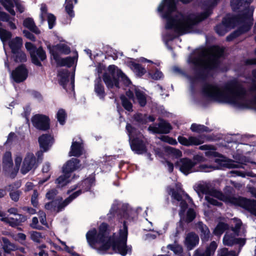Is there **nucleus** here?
Segmentation results:
<instances>
[{
	"instance_id": "412c9836",
	"label": "nucleus",
	"mask_w": 256,
	"mask_h": 256,
	"mask_svg": "<svg viewBox=\"0 0 256 256\" xmlns=\"http://www.w3.org/2000/svg\"><path fill=\"white\" fill-rule=\"evenodd\" d=\"M38 142L41 148L46 151L53 143V138L50 135L44 134L38 138Z\"/></svg>"
},
{
	"instance_id": "393cba45",
	"label": "nucleus",
	"mask_w": 256,
	"mask_h": 256,
	"mask_svg": "<svg viewBox=\"0 0 256 256\" xmlns=\"http://www.w3.org/2000/svg\"><path fill=\"white\" fill-rule=\"evenodd\" d=\"M20 186V183L17 182L14 184H10L7 188L8 190L10 192V196L11 199L14 202H18V200L22 192L18 190H15L14 189V188H18Z\"/></svg>"
},
{
	"instance_id": "c9c22d12",
	"label": "nucleus",
	"mask_w": 256,
	"mask_h": 256,
	"mask_svg": "<svg viewBox=\"0 0 256 256\" xmlns=\"http://www.w3.org/2000/svg\"><path fill=\"white\" fill-rule=\"evenodd\" d=\"M12 58L17 62H24L27 60L26 54L22 50L12 53Z\"/></svg>"
},
{
	"instance_id": "c03bdc74",
	"label": "nucleus",
	"mask_w": 256,
	"mask_h": 256,
	"mask_svg": "<svg viewBox=\"0 0 256 256\" xmlns=\"http://www.w3.org/2000/svg\"><path fill=\"white\" fill-rule=\"evenodd\" d=\"M217 248V243L215 241H212L210 242V245L206 247L205 251L208 255L212 256L214 254Z\"/></svg>"
},
{
	"instance_id": "5fc2aeb1",
	"label": "nucleus",
	"mask_w": 256,
	"mask_h": 256,
	"mask_svg": "<svg viewBox=\"0 0 256 256\" xmlns=\"http://www.w3.org/2000/svg\"><path fill=\"white\" fill-rule=\"evenodd\" d=\"M167 150L169 153L172 154L176 158L180 157L182 155V152L177 149H175L172 147H168Z\"/></svg>"
},
{
	"instance_id": "bb28decb",
	"label": "nucleus",
	"mask_w": 256,
	"mask_h": 256,
	"mask_svg": "<svg viewBox=\"0 0 256 256\" xmlns=\"http://www.w3.org/2000/svg\"><path fill=\"white\" fill-rule=\"evenodd\" d=\"M3 242L2 248L6 253H10L12 252L18 250V246L11 242L7 238H2Z\"/></svg>"
},
{
	"instance_id": "3c124183",
	"label": "nucleus",
	"mask_w": 256,
	"mask_h": 256,
	"mask_svg": "<svg viewBox=\"0 0 256 256\" xmlns=\"http://www.w3.org/2000/svg\"><path fill=\"white\" fill-rule=\"evenodd\" d=\"M168 248L172 250L176 254H180L183 251L182 246L177 244L168 245Z\"/></svg>"
},
{
	"instance_id": "423d86ee",
	"label": "nucleus",
	"mask_w": 256,
	"mask_h": 256,
	"mask_svg": "<svg viewBox=\"0 0 256 256\" xmlns=\"http://www.w3.org/2000/svg\"><path fill=\"white\" fill-rule=\"evenodd\" d=\"M103 80L108 89L119 88L118 78H120L126 84L130 81L126 76L114 65L110 66L107 71L103 75Z\"/></svg>"
},
{
	"instance_id": "6e6552de",
	"label": "nucleus",
	"mask_w": 256,
	"mask_h": 256,
	"mask_svg": "<svg viewBox=\"0 0 256 256\" xmlns=\"http://www.w3.org/2000/svg\"><path fill=\"white\" fill-rule=\"evenodd\" d=\"M198 194L200 197L201 196L200 194H206L205 200L208 204V206L210 207L209 204L220 206L222 205L220 202H218L214 198H217L224 202H231L230 198L224 195L221 192L216 190L208 188V186L206 184H200L198 187Z\"/></svg>"
},
{
	"instance_id": "dca6fc26",
	"label": "nucleus",
	"mask_w": 256,
	"mask_h": 256,
	"mask_svg": "<svg viewBox=\"0 0 256 256\" xmlns=\"http://www.w3.org/2000/svg\"><path fill=\"white\" fill-rule=\"evenodd\" d=\"M28 76V70L24 65L22 64L17 67L11 72L12 78L16 82L19 83L25 80Z\"/></svg>"
},
{
	"instance_id": "f257e3e1",
	"label": "nucleus",
	"mask_w": 256,
	"mask_h": 256,
	"mask_svg": "<svg viewBox=\"0 0 256 256\" xmlns=\"http://www.w3.org/2000/svg\"><path fill=\"white\" fill-rule=\"evenodd\" d=\"M252 82L250 90L254 94V98L251 100L247 98L245 89L237 80L228 81L222 86L206 84L203 87L202 92L206 96L214 100L256 110V82L254 80Z\"/></svg>"
},
{
	"instance_id": "13d9d810",
	"label": "nucleus",
	"mask_w": 256,
	"mask_h": 256,
	"mask_svg": "<svg viewBox=\"0 0 256 256\" xmlns=\"http://www.w3.org/2000/svg\"><path fill=\"white\" fill-rule=\"evenodd\" d=\"M160 139L165 142H166L170 144H171L172 145H175L177 144V142L175 139H174L172 138H171L168 136H162L160 138Z\"/></svg>"
},
{
	"instance_id": "ddd939ff",
	"label": "nucleus",
	"mask_w": 256,
	"mask_h": 256,
	"mask_svg": "<svg viewBox=\"0 0 256 256\" xmlns=\"http://www.w3.org/2000/svg\"><path fill=\"white\" fill-rule=\"evenodd\" d=\"M58 76L60 78V82L62 85L64 89L66 91H68V89L67 88L68 86L69 90L72 91L74 90V74L71 75L70 82H69L68 76L70 74L66 69L60 70L58 72Z\"/></svg>"
},
{
	"instance_id": "6e6d98bb",
	"label": "nucleus",
	"mask_w": 256,
	"mask_h": 256,
	"mask_svg": "<svg viewBox=\"0 0 256 256\" xmlns=\"http://www.w3.org/2000/svg\"><path fill=\"white\" fill-rule=\"evenodd\" d=\"M48 27L52 28L55 24L56 17L52 14H49L47 15Z\"/></svg>"
},
{
	"instance_id": "4be33fe9",
	"label": "nucleus",
	"mask_w": 256,
	"mask_h": 256,
	"mask_svg": "<svg viewBox=\"0 0 256 256\" xmlns=\"http://www.w3.org/2000/svg\"><path fill=\"white\" fill-rule=\"evenodd\" d=\"M79 160L72 158L68 161L63 167V173H68L71 175V172L80 168Z\"/></svg>"
},
{
	"instance_id": "a18cd8bd",
	"label": "nucleus",
	"mask_w": 256,
	"mask_h": 256,
	"mask_svg": "<svg viewBox=\"0 0 256 256\" xmlns=\"http://www.w3.org/2000/svg\"><path fill=\"white\" fill-rule=\"evenodd\" d=\"M190 146V145H199L204 142V138L202 136L198 137L190 136L189 137Z\"/></svg>"
},
{
	"instance_id": "473e14b6",
	"label": "nucleus",
	"mask_w": 256,
	"mask_h": 256,
	"mask_svg": "<svg viewBox=\"0 0 256 256\" xmlns=\"http://www.w3.org/2000/svg\"><path fill=\"white\" fill-rule=\"evenodd\" d=\"M24 26L36 34H40V30L36 26L33 20L27 18L24 21Z\"/></svg>"
},
{
	"instance_id": "6ab92c4d",
	"label": "nucleus",
	"mask_w": 256,
	"mask_h": 256,
	"mask_svg": "<svg viewBox=\"0 0 256 256\" xmlns=\"http://www.w3.org/2000/svg\"><path fill=\"white\" fill-rule=\"evenodd\" d=\"M199 242L198 235L193 232H190L186 237L184 244L188 250L194 248Z\"/></svg>"
},
{
	"instance_id": "338daca9",
	"label": "nucleus",
	"mask_w": 256,
	"mask_h": 256,
	"mask_svg": "<svg viewBox=\"0 0 256 256\" xmlns=\"http://www.w3.org/2000/svg\"><path fill=\"white\" fill-rule=\"evenodd\" d=\"M56 194V190L55 189H52L46 193V198L48 200H51L52 199Z\"/></svg>"
},
{
	"instance_id": "49530a36",
	"label": "nucleus",
	"mask_w": 256,
	"mask_h": 256,
	"mask_svg": "<svg viewBox=\"0 0 256 256\" xmlns=\"http://www.w3.org/2000/svg\"><path fill=\"white\" fill-rule=\"evenodd\" d=\"M12 34L10 32L2 28H0V38L3 43L10 38Z\"/></svg>"
},
{
	"instance_id": "2eb2a0df",
	"label": "nucleus",
	"mask_w": 256,
	"mask_h": 256,
	"mask_svg": "<svg viewBox=\"0 0 256 256\" xmlns=\"http://www.w3.org/2000/svg\"><path fill=\"white\" fill-rule=\"evenodd\" d=\"M49 118L46 116L36 114L32 118L34 126L40 130H46L49 128Z\"/></svg>"
},
{
	"instance_id": "79ce46f5",
	"label": "nucleus",
	"mask_w": 256,
	"mask_h": 256,
	"mask_svg": "<svg viewBox=\"0 0 256 256\" xmlns=\"http://www.w3.org/2000/svg\"><path fill=\"white\" fill-rule=\"evenodd\" d=\"M72 0H66L65 2L66 11L70 17H74V15L73 11L74 5Z\"/></svg>"
},
{
	"instance_id": "7c9ffc66",
	"label": "nucleus",
	"mask_w": 256,
	"mask_h": 256,
	"mask_svg": "<svg viewBox=\"0 0 256 256\" xmlns=\"http://www.w3.org/2000/svg\"><path fill=\"white\" fill-rule=\"evenodd\" d=\"M198 228L201 232V238L202 240L207 242L210 236V232L208 228L202 222H199L197 224Z\"/></svg>"
},
{
	"instance_id": "20e7f679",
	"label": "nucleus",
	"mask_w": 256,
	"mask_h": 256,
	"mask_svg": "<svg viewBox=\"0 0 256 256\" xmlns=\"http://www.w3.org/2000/svg\"><path fill=\"white\" fill-rule=\"evenodd\" d=\"M253 10L246 8L242 16H233L227 15L222 20V24L218 25L215 30L220 36H224L228 30L236 25H240L241 32L248 31L252 24Z\"/></svg>"
},
{
	"instance_id": "4c0bfd02",
	"label": "nucleus",
	"mask_w": 256,
	"mask_h": 256,
	"mask_svg": "<svg viewBox=\"0 0 256 256\" xmlns=\"http://www.w3.org/2000/svg\"><path fill=\"white\" fill-rule=\"evenodd\" d=\"M131 69L138 76L144 74L146 70L141 65L132 62L130 64Z\"/></svg>"
},
{
	"instance_id": "9b49d317",
	"label": "nucleus",
	"mask_w": 256,
	"mask_h": 256,
	"mask_svg": "<svg viewBox=\"0 0 256 256\" xmlns=\"http://www.w3.org/2000/svg\"><path fill=\"white\" fill-rule=\"evenodd\" d=\"M25 46L30 54L32 62L36 66H41L40 61H43L46 57L44 51L41 48H36L30 42H26Z\"/></svg>"
},
{
	"instance_id": "c85d7f7f",
	"label": "nucleus",
	"mask_w": 256,
	"mask_h": 256,
	"mask_svg": "<svg viewBox=\"0 0 256 256\" xmlns=\"http://www.w3.org/2000/svg\"><path fill=\"white\" fill-rule=\"evenodd\" d=\"M170 191L172 192V197L178 201L180 202V206L181 210L179 212V214L182 217L184 216V212L187 208V204L182 200V197L180 194L174 192L173 190H170Z\"/></svg>"
},
{
	"instance_id": "2f4dec72",
	"label": "nucleus",
	"mask_w": 256,
	"mask_h": 256,
	"mask_svg": "<svg viewBox=\"0 0 256 256\" xmlns=\"http://www.w3.org/2000/svg\"><path fill=\"white\" fill-rule=\"evenodd\" d=\"M94 91L97 96L100 98H103L105 96L104 87L102 84L101 80L100 78L95 80Z\"/></svg>"
},
{
	"instance_id": "c756f323",
	"label": "nucleus",
	"mask_w": 256,
	"mask_h": 256,
	"mask_svg": "<svg viewBox=\"0 0 256 256\" xmlns=\"http://www.w3.org/2000/svg\"><path fill=\"white\" fill-rule=\"evenodd\" d=\"M22 45V40L20 37H16L9 42V46L11 49L12 54L21 50Z\"/></svg>"
},
{
	"instance_id": "37998d69",
	"label": "nucleus",
	"mask_w": 256,
	"mask_h": 256,
	"mask_svg": "<svg viewBox=\"0 0 256 256\" xmlns=\"http://www.w3.org/2000/svg\"><path fill=\"white\" fill-rule=\"evenodd\" d=\"M120 99L124 108L129 112L132 111V104L126 96H120Z\"/></svg>"
},
{
	"instance_id": "69168bd1",
	"label": "nucleus",
	"mask_w": 256,
	"mask_h": 256,
	"mask_svg": "<svg viewBox=\"0 0 256 256\" xmlns=\"http://www.w3.org/2000/svg\"><path fill=\"white\" fill-rule=\"evenodd\" d=\"M178 140L181 144L184 145V146H190V141H189V138H184L182 136H180L178 137Z\"/></svg>"
},
{
	"instance_id": "864d4df0",
	"label": "nucleus",
	"mask_w": 256,
	"mask_h": 256,
	"mask_svg": "<svg viewBox=\"0 0 256 256\" xmlns=\"http://www.w3.org/2000/svg\"><path fill=\"white\" fill-rule=\"evenodd\" d=\"M196 212L192 209H189L187 212L186 222H190L195 218Z\"/></svg>"
},
{
	"instance_id": "5701e85b",
	"label": "nucleus",
	"mask_w": 256,
	"mask_h": 256,
	"mask_svg": "<svg viewBox=\"0 0 256 256\" xmlns=\"http://www.w3.org/2000/svg\"><path fill=\"white\" fill-rule=\"evenodd\" d=\"M238 202L242 207L248 210L250 213L256 216V201L252 202L246 198H240L238 200Z\"/></svg>"
},
{
	"instance_id": "b1692460",
	"label": "nucleus",
	"mask_w": 256,
	"mask_h": 256,
	"mask_svg": "<svg viewBox=\"0 0 256 256\" xmlns=\"http://www.w3.org/2000/svg\"><path fill=\"white\" fill-rule=\"evenodd\" d=\"M215 162L229 168H243L241 163L235 162L232 160H226L224 158H222V159H216Z\"/></svg>"
},
{
	"instance_id": "9d476101",
	"label": "nucleus",
	"mask_w": 256,
	"mask_h": 256,
	"mask_svg": "<svg viewBox=\"0 0 256 256\" xmlns=\"http://www.w3.org/2000/svg\"><path fill=\"white\" fill-rule=\"evenodd\" d=\"M126 128L128 132L130 148L138 154H142L146 151L145 144L142 138V134L128 124Z\"/></svg>"
},
{
	"instance_id": "09e8293b",
	"label": "nucleus",
	"mask_w": 256,
	"mask_h": 256,
	"mask_svg": "<svg viewBox=\"0 0 256 256\" xmlns=\"http://www.w3.org/2000/svg\"><path fill=\"white\" fill-rule=\"evenodd\" d=\"M245 1L247 4H248L252 0H232L231 6L234 10L240 8V6H242V2Z\"/></svg>"
},
{
	"instance_id": "f8f14e48",
	"label": "nucleus",
	"mask_w": 256,
	"mask_h": 256,
	"mask_svg": "<svg viewBox=\"0 0 256 256\" xmlns=\"http://www.w3.org/2000/svg\"><path fill=\"white\" fill-rule=\"evenodd\" d=\"M38 166V160L34 154L28 152L24 159L20 171L22 174H26L30 170L36 168Z\"/></svg>"
},
{
	"instance_id": "a878e982",
	"label": "nucleus",
	"mask_w": 256,
	"mask_h": 256,
	"mask_svg": "<svg viewBox=\"0 0 256 256\" xmlns=\"http://www.w3.org/2000/svg\"><path fill=\"white\" fill-rule=\"evenodd\" d=\"M56 62L58 65L60 66H71L74 62V58L72 57H67L65 58H62L54 54H52Z\"/></svg>"
},
{
	"instance_id": "ea45409f",
	"label": "nucleus",
	"mask_w": 256,
	"mask_h": 256,
	"mask_svg": "<svg viewBox=\"0 0 256 256\" xmlns=\"http://www.w3.org/2000/svg\"><path fill=\"white\" fill-rule=\"evenodd\" d=\"M190 129L192 132H208L210 130L208 128L204 125L193 124L190 126Z\"/></svg>"
},
{
	"instance_id": "0e129e2a",
	"label": "nucleus",
	"mask_w": 256,
	"mask_h": 256,
	"mask_svg": "<svg viewBox=\"0 0 256 256\" xmlns=\"http://www.w3.org/2000/svg\"><path fill=\"white\" fill-rule=\"evenodd\" d=\"M214 170L215 168L212 166H208L206 164H202L200 166V170L204 172H209L211 171V170Z\"/></svg>"
},
{
	"instance_id": "f3484780",
	"label": "nucleus",
	"mask_w": 256,
	"mask_h": 256,
	"mask_svg": "<svg viewBox=\"0 0 256 256\" xmlns=\"http://www.w3.org/2000/svg\"><path fill=\"white\" fill-rule=\"evenodd\" d=\"M172 129L170 124L166 121L161 120L158 126H150L148 130L154 134H168Z\"/></svg>"
},
{
	"instance_id": "603ef678",
	"label": "nucleus",
	"mask_w": 256,
	"mask_h": 256,
	"mask_svg": "<svg viewBox=\"0 0 256 256\" xmlns=\"http://www.w3.org/2000/svg\"><path fill=\"white\" fill-rule=\"evenodd\" d=\"M56 116H57L58 120L59 122L61 124H64V123L65 118H66V114L65 111L62 109L58 110V112Z\"/></svg>"
},
{
	"instance_id": "bf43d9fd",
	"label": "nucleus",
	"mask_w": 256,
	"mask_h": 256,
	"mask_svg": "<svg viewBox=\"0 0 256 256\" xmlns=\"http://www.w3.org/2000/svg\"><path fill=\"white\" fill-rule=\"evenodd\" d=\"M40 11L41 13L40 15V18L41 19L42 22L44 20V17L47 15V8L46 4H42L41 5Z\"/></svg>"
},
{
	"instance_id": "de8ad7c7",
	"label": "nucleus",
	"mask_w": 256,
	"mask_h": 256,
	"mask_svg": "<svg viewBox=\"0 0 256 256\" xmlns=\"http://www.w3.org/2000/svg\"><path fill=\"white\" fill-rule=\"evenodd\" d=\"M56 49L62 54H68L70 52V48L64 44H57Z\"/></svg>"
},
{
	"instance_id": "f03ea898",
	"label": "nucleus",
	"mask_w": 256,
	"mask_h": 256,
	"mask_svg": "<svg viewBox=\"0 0 256 256\" xmlns=\"http://www.w3.org/2000/svg\"><path fill=\"white\" fill-rule=\"evenodd\" d=\"M176 0H162L158 8V11L162 14V16L166 20V28L172 30L175 34L168 36L167 40H172L176 34H183L192 32L193 26L207 18L211 14V9L217 3L216 0H208V8L206 12L200 14H190L184 15L176 10Z\"/></svg>"
},
{
	"instance_id": "0eeeda50",
	"label": "nucleus",
	"mask_w": 256,
	"mask_h": 256,
	"mask_svg": "<svg viewBox=\"0 0 256 256\" xmlns=\"http://www.w3.org/2000/svg\"><path fill=\"white\" fill-rule=\"evenodd\" d=\"M22 160V155L18 152L14 156V166L12 154L6 152L2 157V168L6 174L10 178H14L20 168Z\"/></svg>"
},
{
	"instance_id": "8fccbe9b",
	"label": "nucleus",
	"mask_w": 256,
	"mask_h": 256,
	"mask_svg": "<svg viewBox=\"0 0 256 256\" xmlns=\"http://www.w3.org/2000/svg\"><path fill=\"white\" fill-rule=\"evenodd\" d=\"M30 238L32 240L37 243L40 242L42 238V236L40 232H30Z\"/></svg>"
},
{
	"instance_id": "cd10ccee",
	"label": "nucleus",
	"mask_w": 256,
	"mask_h": 256,
	"mask_svg": "<svg viewBox=\"0 0 256 256\" xmlns=\"http://www.w3.org/2000/svg\"><path fill=\"white\" fill-rule=\"evenodd\" d=\"M18 217V218L6 217V219L4 220V222L8 224L12 227H15L26 220V217L22 214H19Z\"/></svg>"
},
{
	"instance_id": "58836bf2",
	"label": "nucleus",
	"mask_w": 256,
	"mask_h": 256,
	"mask_svg": "<svg viewBox=\"0 0 256 256\" xmlns=\"http://www.w3.org/2000/svg\"><path fill=\"white\" fill-rule=\"evenodd\" d=\"M216 256H238V254L235 251H229L228 248H223L218 250Z\"/></svg>"
},
{
	"instance_id": "f704fd0d",
	"label": "nucleus",
	"mask_w": 256,
	"mask_h": 256,
	"mask_svg": "<svg viewBox=\"0 0 256 256\" xmlns=\"http://www.w3.org/2000/svg\"><path fill=\"white\" fill-rule=\"evenodd\" d=\"M16 0H0V2L12 16H14L16 13L13 9L14 2Z\"/></svg>"
},
{
	"instance_id": "72a5a7b5",
	"label": "nucleus",
	"mask_w": 256,
	"mask_h": 256,
	"mask_svg": "<svg viewBox=\"0 0 256 256\" xmlns=\"http://www.w3.org/2000/svg\"><path fill=\"white\" fill-rule=\"evenodd\" d=\"M71 175L68 173L64 174L59 176L56 180V183L58 187H62L68 184L70 181Z\"/></svg>"
},
{
	"instance_id": "e2e57ef3",
	"label": "nucleus",
	"mask_w": 256,
	"mask_h": 256,
	"mask_svg": "<svg viewBox=\"0 0 256 256\" xmlns=\"http://www.w3.org/2000/svg\"><path fill=\"white\" fill-rule=\"evenodd\" d=\"M38 219L36 217H34L32 218V222L30 224V226L33 228L40 230L42 226L38 224Z\"/></svg>"
},
{
	"instance_id": "39448f33",
	"label": "nucleus",
	"mask_w": 256,
	"mask_h": 256,
	"mask_svg": "<svg viewBox=\"0 0 256 256\" xmlns=\"http://www.w3.org/2000/svg\"><path fill=\"white\" fill-rule=\"evenodd\" d=\"M224 49L214 46L209 49H204L198 52V56L192 58L191 62L202 70L212 69L216 68L218 58L222 55Z\"/></svg>"
},
{
	"instance_id": "a19ab883",
	"label": "nucleus",
	"mask_w": 256,
	"mask_h": 256,
	"mask_svg": "<svg viewBox=\"0 0 256 256\" xmlns=\"http://www.w3.org/2000/svg\"><path fill=\"white\" fill-rule=\"evenodd\" d=\"M228 226L224 222H220L215 228L214 233L215 235L220 236L226 230Z\"/></svg>"
},
{
	"instance_id": "aec40b11",
	"label": "nucleus",
	"mask_w": 256,
	"mask_h": 256,
	"mask_svg": "<svg viewBox=\"0 0 256 256\" xmlns=\"http://www.w3.org/2000/svg\"><path fill=\"white\" fill-rule=\"evenodd\" d=\"M83 147L82 142L80 139L78 141L74 140L73 139L72 144L70 152V156H78L82 153Z\"/></svg>"
},
{
	"instance_id": "052dcab7",
	"label": "nucleus",
	"mask_w": 256,
	"mask_h": 256,
	"mask_svg": "<svg viewBox=\"0 0 256 256\" xmlns=\"http://www.w3.org/2000/svg\"><path fill=\"white\" fill-rule=\"evenodd\" d=\"M38 195V192L36 190H34L31 198L32 204L34 206H36L38 205V202L37 198Z\"/></svg>"
},
{
	"instance_id": "1a4fd4ad",
	"label": "nucleus",
	"mask_w": 256,
	"mask_h": 256,
	"mask_svg": "<svg viewBox=\"0 0 256 256\" xmlns=\"http://www.w3.org/2000/svg\"><path fill=\"white\" fill-rule=\"evenodd\" d=\"M93 182L92 179H86L83 181L80 185V190L71 194L68 198H66L65 200L62 204H60L57 207L56 206V202L54 201L48 202L45 204V208L46 210L56 211L58 212L62 210L66 206L70 203L73 200L76 198L80 194H82V190H84V191H87L90 189V186Z\"/></svg>"
},
{
	"instance_id": "4468645a",
	"label": "nucleus",
	"mask_w": 256,
	"mask_h": 256,
	"mask_svg": "<svg viewBox=\"0 0 256 256\" xmlns=\"http://www.w3.org/2000/svg\"><path fill=\"white\" fill-rule=\"evenodd\" d=\"M196 164V163L192 160L183 158L178 160L175 166L178 168L182 173L187 175L194 172V167Z\"/></svg>"
},
{
	"instance_id": "680f3d73",
	"label": "nucleus",
	"mask_w": 256,
	"mask_h": 256,
	"mask_svg": "<svg viewBox=\"0 0 256 256\" xmlns=\"http://www.w3.org/2000/svg\"><path fill=\"white\" fill-rule=\"evenodd\" d=\"M149 74L150 76H151V77L152 78L156 80H158L160 79L163 76L162 72L158 70H156L154 74H152L151 72H150V73H149Z\"/></svg>"
},
{
	"instance_id": "4d7b16f0",
	"label": "nucleus",
	"mask_w": 256,
	"mask_h": 256,
	"mask_svg": "<svg viewBox=\"0 0 256 256\" xmlns=\"http://www.w3.org/2000/svg\"><path fill=\"white\" fill-rule=\"evenodd\" d=\"M120 204L118 202H114L112 204V208L110 210V213L108 215H110V218H111V216L114 215V213L116 212Z\"/></svg>"
},
{
	"instance_id": "e433bc0d",
	"label": "nucleus",
	"mask_w": 256,
	"mask_h": 256,
	"mask_svg": "<svg viewBox=\"0 0 256 256\" xmlns=\"http://www.w3.org/2000/svg\"><path fill=\"white\" fill-rule=\"evenodd\" d=\"M134 93L136 98L140 106H145L146 104V96L145 94L142 91L137 88L134 89Z\"/></svg>"
},
{
	"instance_id": "774afa93",
	"label": "nucleus",
	"mask_w": 256,
	"mask_h": 256,
	"mask_svg": "<svg viewBox=\"0 0 256 256\" xmlns=\"http://www.w3.org/2000/svg\"><path fill=\"white\" fill-rule=\"evenodd\" d=\"M193 256H210L208 255L206 252L205 251L203 252L202 250L200 248H198L196 250Z\"/></svg>"
},
{
	"instance_id": "a211bd4d",
	"label": "nucleus",
	"mask_w": 256,
	"mask_h": 256,
	"mask_svg": "<svg viewBox=\"0 0 256 256\" xmlns=\"http://www.w3.org/2000/svg\"><path fill=\"white\" fill-rule=\"evenodd\" d=\"M222 242L224 244L227 246H232L235 244H239L243 246L245 243L244 239L236 238L234 235L228 232L224 236Z\"/></svg>"
},
{
	"instance_id": "7ed1b4c3",
	"label": "nucleus",
	"mask_w": 256,
	"mask_h": 256,
	"mask_svg": "<svg viewBox=\"0 0 256 256\" xmlns=\"http://www.w3.org/2000/svg\"><path fill=\"white\" fill-rule=\"evenodd\" d=\"M105 223L100 224L98 232L96 229L89 230L86 237L88 242L92 248L100 247L102 250H107L110 248L122 256L126 255L130 252V248L126 245L128 237V228L124 221L122 228H120L118 234H113L110 236V230Z\"/></svg>"
}]
</instances>
